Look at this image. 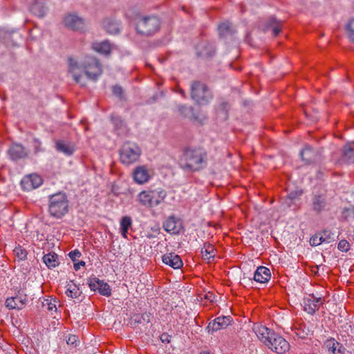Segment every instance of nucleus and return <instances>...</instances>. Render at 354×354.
<instances>
[{"label":"nucleus","instance_id":"f257e3e1","mask_svg":"<svg viewBox=\"0 0 354 354\" xmlns=\"http://www.w3.org/2000/svg\"><path fill=\"white\" fill-rule=\"evenodd\" d=\"M102 66L95 57L86 56L82 62L74 58L68 59V73L76 83L84 86L86 77L95 82L102 74Z\"/></svg>","mask_w":354,"mask_h":354},{"label":"nucleus","instance_id":"f03ea898","mask_svg":"<svg viewBox=\"0 0 354 354\" xmlns=\"http://www.w3.org/2000/svg\"><path fill=\"white\" fill-rule=\"evenodd\" d=\"M180 165L185 171H199L207 165V153L201 148H187L180 159Z\"/></svg>","mask_w":354,"mask_h":354},{"label":"nucleus","instance_id":"7ed1b4c3","mask_svg":"<svg viewBox=\"0 0 354 354\" xmlns=\"http://www.w3.org/2000/svg\"><path fill=\"white\" fill-rule=\"evenodd\" d=\"M48 212L51 216L61 218L68 211V201L66 194L58 192L48 197Z\"/></svg>","mask_w":354,"mask_h":354},{"label":"nucleus","instance_id":"20e7f679","mask_svg":"<svg viewBox=\"0 0 354 354\" xmlns=\"http://www.w3.org/2000/svg\"><path fill=\"white\" fill-rule=\"evenodd\" d=\"M142 153L140 147L136 142H124L119 150L120 161L129 166L138 162Z\"/></svg>","mask_w":354,"mask_h":354},{"label":"nucleus","instance_id":"39448f33","mask_svg":"<svg viewBox=\"0 0 354 354\" xmlns=\"http://www.w3.org/2000/svg\"><path fill=\"white\" fill-rule=\"evenodd\" d=\"M160 21L155 16L143 17L140 19L136 25L138 32L145 35H151L155 33L159 28Z\"/></svg>","mask_w":354,"mask_h":354},{"label":"nucleus","instance_id":"423d86ee","mask_svg":"<svg viewBox=\"0 0 354 354\" xmlns=\"http://www.w3.org/2000/svg\"><path fill=\"white\" fill-rule=\"evenodd\" d=\"M265 345L277 354L285 353L290 348L289 343L276 333L271 335V338Z\"/></svg>","mask_w":354,"mask_h":354},{"label":"nucleus","instance_id":"0eeeda50","mask_svg":"<svg viewBox=\"0 0 354 354\" xmlns=\"http://www.w3.org/2000/svg\"><path fill=\"white\" fill-rule=\"evenodd\" d=\"M88 285L91 290L97 291L101 295L109 297L111 295L110 286L104 280L97 277L90 278L88 280Z\"/></svg>","mask_w":354,"mask_h":354},{"label":"nucleus","instance_id":"6e6552de","mask_svg":"<svg viewBox=\"0 0 354 354\" xmlns=\"http://www.w3.org/2000/svg\"><path fill=\"white\" fill-rule=\"evenodd\" d=\"M324 303V299L321 297H316L314 294L309 295L304 299V310L313 315Z\"/></svg>","mask_w":354,"mask_h":354},{"label":"nucleus","instance_id":"1a4fd4ad","mask_svg":"<svg viewBox=\"0 0 354 354\" xmlns=\"http://www.w3.org/2000/svg\"><path fill=\"white\" fill-rule=\"evenodd\" d=\"M8 153L10 158L17 161L18 160L24 159L28 156V150L21 144L13 143L8 149Z\"/></svg>","mask_w":354,"mask_h":354},{"label":"nucleus","instance_id":"9d476101","mask_svg":"<svg viewBox=\"0 0 354 354\" xmlns=\"http://www.w3.org/2000/svg\"><path fill=\"white\" fill-rule=\"evenodd\" d=\"M163 228L171 234H178L183 230V223L174 216H170L163 223Z\"/></svg>","mask_w":354,"mask_h":354},{"label":"nucleus","instance_id":"9b49d317","mask_svg":"<svg viewBox=\"0 0 354 354\" xmlns=\"http://www.w3.org/2000/svg\"><path fill=\"white\" fill-rule=\"evenodd\" d=\"M27 296L23 292L19 291L18 294L6 300V306L9 309H22L27 303Z\"/></svg>","mask_w":354,"mask_h":354},{"label":"nucleus","instance_id":"f8f14e48","mask_svg":"<svg viewBox=\"0 0 354 354\" xmlns=\"http://www.w3.org/2000/svg\"><path fill=\"white\" fill-rule=\"evenodd\" d=\"M42 182L40 176L33 174L25 176L21 181V185L24 190L28 192L39 187Z\"/></svg>","mask_w":354,"mask_h":354},{"label":"nucleus","instance_id":"ddd939ff","mask_svg":"<svg viewBox=\"0 0 354 354\" xmlns=\"http://www.w3.org/2000/svg\"><path fill=\"white\" fill-rule=\"evenodd\" d=\"M191 98L198 104H206L212 99V94L209 90H188Z\"/></svg>","mask_w":354,"mask_h":354},{"label":"nucleus","instance_id":"4468645a","mask_svg":"<svg viewBox=\"0 0 354 354\" xmlns=\"http://www.w3.org/2000/svg\"><path fill=\"white\" fill-rule=\"evenodd\" d=\"M232 318L230 316H221L214 319L212 322L208 324L207 328L208 331H217L225 328L230 324Z\"/></svg>","mask_w":354,"mask_h":354},{"label":"nucleus","instance_id":"2eb2a0df","mask_svg":"<svg viewBox=\"0 0 354 354\" xmlns=\"http://www.w3.org/2000/svg\"><path fill=\"white\" fill-rule=\"evenodd\" d=\"M64 23L66 26L73 30H80L84 24V19L74 13L67 15L64 19Z\"/></svg>","mask_w":354,"mask_h":354},{"label":"nucleus","instance_id":"dca6fc26","mask_svg":"<svg viewBox=\"0 0 354 354\" xmlns=\"http://www.w3.org/2000/svg\"><path fill=\"white\" fill-rule=\"evenodd\" d=\"M179 111L184 117L190 119L194 122H197L201 124H202L206 119L203 115L200 116L197 115L191 106H180L179 107Z\"/></svg>","mask_w":354,"mask_h":354},{"label":"nucleus","instance_id":"f3484780","mask_svg":"<svg viewBox=\"0 0 354 354\" xmlns=\"http://www.w3.org/2000/svg\"><path fill=\"white\" fill-rule=\"evenodd\" d=\"M301 159L306 163L310 164L319 160V153L317 150H314L311 147L307 145L301 151Z\"/></svg>","mask_w":354,"mask_h":354},{"label":"nucleus","instance_id":"a211bd4d","mask_svg":"<svg viewBox=\"0 0 354 354\" xmlns=\"http://www.w3.org/2000/svg\"><path fill=\"white\" fill-rule=\"evenodd\" d=\"M134 180L138 184H144L150 178V174L146 166L137 167L133 173Z\"/></svg>","mask_w":354,"mask_h":354},{"label":"nucleus","instance_id":"6ab92c4d","mask_svg":"<svg viewBox=\"0 0 354 354\" xmlns=\"http://www.w3.org/2000/svg\"><path fill=\"white\" fill-rule=\"evenodd\" d=\"M162 259L165 264L169 266L174 269H179L183 265L180 256L175 253H166L162 256Z\"/></svg>","mask_w":354,"mask_h":354},{"label":"nucleus","instance_id":"aec40b11","mask_svg":"<svg viewBox=\"0 0 354 354\" xmlns=\"http://www.w3.org/2000/svg\"><path fill=\"white\" fill-rule=\"evenodd\" d=\"M253 330L259 340L264 344L271 338V335L275 333L272 330L262 325L254 326Z\"/></svg>","mask_w":354,"mask_h":354},{"label":"nucleus","instance_id":"412c9836","mask_svg":"<svg viewBox=\"0 0 354 354\" xmlns=\"http://www.w3.org/2000/svg\"><path fill=\"white\" fill-rule=\"evenodd\" d=\"M111 118L118 136H125L129 133V130L120 116L112 115Z\"/></svg>","mask_w":354,"mask_h":354},{"label":"nucleus","instance_id":"4be33fe9","mask_svg":"<svg viewBox=\"0 0 354 354\" xmlns=\"http://www.w3.org/2000/svg\"><path fill=\"white\" fill-rule=\"evenodd\" d=\"M270 271L264 266H259L254 274L253 279L255 281L263 283L268 282L270 279Z\"/></svg>","mask_w":354,"mask_h":354},{"label":"nucleus","instance_id":"5701e85b","mask_svg":"<svg viewBox=\"0 0 354 354\" xmlns=\"http://www.w3.org/2000/svg\"><path fill=\"white\" fill-rule=\"evenodd\" d=\"M342 161L347 164L354 163V142L349 143L342 148Z\"/></svg>","mask_w":354,"mask_h":354},{"label":"nucleus","instance_id":"b1692460","mask_svg":"<svg viewBox=\"0 0 354 354\" xmlns=\"http://www.w3.org/2000/svg\"><path fill=\"white\" fill-rule=\"evenodd\" d=\"M55 148L57 151L63 153L66 156H71L75 150V145L73 144L62 140H58L56 141Z\"/></svg>","mask_w":354,"mask_h":354},{"label":"nucleus","instance_id":"393cba45","mask_svg":"<svg viewBox=\"0 0 354 354\" xmlns=\"http://www.w3.org/2000/svg\"><path fill=\"white\" fill-rule=\"evenodd\" d=\"M152 207H156L161 204L167 196V193L164 189H157L150 190Z\"/></svg>","mask_w":354,"mask_h":354},{"label":"nucleus","instance_id":"a878e982","mask_svg":"<svg viewBox=\"0 0 354 354\" xmlns=\"http://www.w3.org/2000/svg\"><path fill=\"white\" fill-rule=\"evenodd\" d=\"M327 203L324 195H315L312 199V209L316 213L323 211L326 207Z\"/></svg>","mask_w":354,"mask_h":354},{"label":"nucleus","instance_id":"bb28decb","mask_svg":"<svg viewBox=\"0 0 354 354\" xmlns=\"http://www.w3.org/2000/svg\"><path fill=\"white\" fill-rule=\"evenodd\" d=\"M92 48L102 55H108L112 50L111 44L107 41H102L101 42H94L92 44Z\"/></svg>","mask_w":354,"mask_h":354},{"label":"nucleus","instance_id":"cd10ccee","mask_svg":"<svg viewBox=\"0 0 354 354\" xmlns=\"http://www.w3.org/2000/svg\"><path fill=\"white\" fill-rule=\"evenodd\" d=\"M202 257L205 260H210L214 259L216 255V251L213 245L209 243H205L201 249Z\"/></svg>","mask_w":354,"mask_h":354},{"label":"nucleus","instance_id":"c85d7f7f","mask_svg":"<svg viewBox=\"0 0 354 354\" xmlns=\"http://www.w3.org/2000/svg\"><path fill=\"white\" fill-rule=\"evenodd\" d=\"M229 109L230 105L228 104L227 102H221L216 108L217 118L222 121L226 120L228 118Z\"/></svg>","mask_w":354,"mask_h":354},{"label":"nucleus","instance_id":"c756f323","mask_svg":"<svg viewBox=\"0 0 354 354\" xmlns=\"http://www.w3.org/2000/svg\"><path fill=\"white\" fill-rule=\"evenodd\" d=\"M140 203L146 207H152L150 190H144L138 195Z\"/></svg>","mask_w":354,"mask_h":354},{"label":"nucleus","instance_id":"7c9ffc66","mask_svg":"<svg viewBox=\"0 0 354 354\" xmlns=\"http://www.w3.org/2000/svg\"><path fill=\"white\" fill-rule=\"evenodd\" d=\"M43 261L48 268H53L58 266V257L55 253H48L43 257Z\"/></svg>","mask_w":354,"mask_h":354},{"label":"nucleus","instance_id":"2f4dec72","mask_svg":"<svg viewBox=\"0 0 354 354\" xmlns=\"http://www.w3.org/2000/svg\"><path fill=\"white\" fill-rule=\"evenodd\" d=\"M66 288V295L69 297L77 298L82 293L79 287L72 281L67 284Z\"/></svg>","mask_w":354,"mask_h":354},{"label":"nucleus","instance_id":"473e14b6","mask_svg":"<svg viewBox=\"0 0 354 354\" xmlns=\"http://www.w3.org/2000/svg\"><path fill=\"white\" fill-rule=\"evenodd\" d=\"M132 225V220L129 216H123L120 221V232L126 238L129 229Z\"/></svg>","mask_w":354,"mask_h":354},{"label":"nucleus","instance_id":"72a5a7b5","mask_svg":"<svg viewBox=\"0 0 354 354\" xmlns=\"http://www.w3.org/2000/svg\"><path fill=\"white\" fill-rule=\"evenodd\" d=\"M338 342L333 337L327 339L324 343V347L326 349L328 354H337V347Z\"/></svg>","mask_w":354,"mask_h":354},{"label":"nucleus","instance_id":"f704fd0d","mask_svg":"<svg viewBox=\"0 0 354 354\" xmlns=\"http://www.w3.org/2000/svg\"><path fill=\"white\" fill-rule=\"evenodd\" d=\"M151 314L144 313L142 314H136L132 317V321L136 324H145L150 322Z\"/></svg>","mask_w":354,"mask_h":354},{"label":"nucleus","instance_id":"c9c22d12","mask_svg":"<svg viewBox=\"0 0 354 354\" xmlns=\"http://www.w3.org/2000/svg\"><path fill=\"white\" fill-rule=\"evenodd\" d=\"M104 27L111 34H116L120 31L119 24L113 21L106 20L104 22Z\"/></svg>","mask_w":354,"mask_h":354},{"label":"nucleus","instance_id":"e433bc0d","mask_svg":"<svg viewBox=\"0 0 354 354\" xmlns=\"http://www.w3.org/2000/svg\"><path fill=\"white\" fill-rule=\"evenodd\" d=\"M271 28L273 36H277L281 31V23L276 18L271 17L267 29Z\"/></svg>","mask_w":354,"mask_h":354},{"label":"nucleus","instance_id":"4c0bfd02","mask_svg":"<svg viewBox=\"0 0 354 354\" xmlns=\"http://www.w3.org/2000/svg\"><path fill=\"white\" fill-rule=\"evenodd\" d=\"M30 10L34 15L38 17H43L45 14L44 6L38 3L33 4L31 6Z\"/></svg>","mask_w":354,"mask_h":354},{"label":"nucleus","instance_id":"58836bf2","mask_svg":"<svg viewBox=\"0 0 354 354\" xmlns=\"http://www.w3.org/2000/svg\"><path fill=\"white\" fill-rule=\"evenodd\" d=\"M309 243L312 246H317L324 243L323 235L321 234H316L311 236Z\"/></svg>","mask_w":354,"mask_h":354},{"label":"nucleus","instance_id":"ea45409f","mask_svg":"<svg viewBox=\"0 0 354 354\" xmlns=\"http://www.w3.org/2000/svg\"><path fill=\"white\" fill-rule=\"evenodd\" d=\"M32 147L35 154H37L39 152L44 151V149L41 146V142L37 138H33L32 140Z\"/></svg>","mask_w":354,"mask_h":354},{"label":"nucleus","instance_id":"a19ab883","mask_svg":"<svg viewBox=\"0 0 354 354\" xmlns=\"http://www.w3.org/2000/svg\"><path fill=\"white\" fill-rule=\"evenodd\" d=\"M218 31L221 36H224L225 34L230 32V24L228 22H224L218 26Z\"/></svg>","mask_w":354,"mask_h":354},{"label":"nucleus","instance_id":"79ce46f5","mask_svg":"<svg viewBox=\"0 0 354 354\" xmlns=\"http://www.w3.org/2000/svg\"><path fill=\"white\" fill-rule=\"evenodd\" d=\"M14 252H15V255L20 260H24L26 258L27 252L25 249L22 248L21 246L16 247L14 250Z\"/></svg>","mask_w":354,"mask_h":354},{"label":"nucleus","instance_id":"37998d69","mask_svg":"<svg viewBox=\"0 0 354 354\" xmlns=\"http://www.w3.org/2000/svg\"><path fill=\"white\" fill-rule=\"evenodd\" d=\"M346 31L348 37L354 41V19H351L346 26Z\"/></svg>","mask_w":354,"mask_h":354},{"label":"nucleus","instance_id":"c03bdc74","mask_svg":"<svg viewBox=\"0 0 354 354\" xmlns=\"http://www.w3.org/2000/svg\"><path fill=\"white\" fill-rule=\"evenodd\" d=\"M320 234L323 235L324 242L330 243L332 241H334L333 234L330 230H324Z\"/></svg>","mask_w":354,"mask_h":354},{"label":"nucleus","instance_id":"a18cd8bd","mask_svg":"<svg viewBox=\"0 0 354 354\" xmlns=\"http://www.w3.org/2000/svg\"><path fill=\"white\" fill-rule=\"evenodd\" d=\"M337 248L342 252H347L350 249V244L346 240L343 239L339 242Z\"/></svg>","mask_w":354,"mask_h":354},{"label":"nucleus","instance_id":"49530a36","mask_svg":"<svg viewBox=\"0 0 354 354\" xmlns=\"http://www.w3.org/2000/svg\"><path fill=\"white\" fill-rule=\"evenodd\" d=\"M78 342V337L75 335H69L67 339V344L72 346L73 347H76L77 346Z\"/></svg>","mask_w":354,"mask_h":354},{"label":"nucleus","instance_id":"de8ad7c7","mask_svg":"<svg viewBox=\"0 0 354 354\" xmlns=\"http://www.w3.org/2000/svg\"><path fill=\"white\" fill-rule=\"evenodd\" d=\"M69 257L71 259V260L73 261V262H75V261L77 260V258H80V256H81V252L77 250H75L73 251H71L70 253H69Z\"/></svg>","mask_w":354,"mask_h":354},{"label":"nucleus","instance_id":"09e8293b","mask_svg":"<svg viewBox=\"0 0 354 354\" xmlns=\"http://www.w3.org/2000/svg\"><path fill=\"white\" fill-rule=\"evenodd\" d=\"M303 194L302 191H295L290 192L288 196L292 201L298 198Z\"/></svg>","mask_w":354,"mask_h":354},{"label":"nucleus","instance_id":"8fccbe9b","mask_svg":"<svg viewBox=\"0 0 354 354\" xmlns=\"http://www.w3.org/2000/svg\"><path fill=\"white\" fill-rule=\"evenodd\" d=\"M191 88H207V86L203 82L196 81L192 84Z\"/></svg>","mask_w":354,"mask_h":354},{"label":"nucleus","instance_id":"3c124183","mask_svg":"<svg viewBox=\"0 0 354 354\" xmlns=\"http://www.w3.org/2000/svg\"><path fill=\"white\" fill-rule=\"evenodd\" d=\"M171 336L166 333H162L160 336V339L162 343H169L171 341Z\"/></svg>","mask_w":354,"mask_h":354},{"label":"nucleus","instance_id":"603ef678","mask_svg":"<svg viewBox=\"0 0 354 354\" xmlns=\"http://www.w3.org/2000/svg\"><path fill=\"white\" fill-rule=\"evenodd\" d=\"M283 204L289 207L293 204V201L287 196L283 198Z\"/></svg>","mask_w":354,"mask_h":354},{"label":"nucleus","instance_id":"864d4df0","mask_svg":"<svg viewBox=\"0 0 354 354\" xmlns=\"http://www.w3.org/2000/svg\"><path fill=\"white\" fill-rule=\"evenodd\" d=\"M345 351V347L338 342V346L337 347V354H344Z\"/></svg>","mask_w":354,"mask_h":354},{"label":"nucleus","instance_id":"5fc2aeb1","mask_svg":"<svg viewBox=\"0 0 354 354\" xmlns=\"http://www.w3.org/2000/svg\"><path fill=\"white\" fill-rule=\"evenodd\" d=\"M113 94L120 99L123 98V90H113Z\"/></svg>","mask_w":354,"mask_h":354},{"label":"nucleus","instance_id":"6e6d98bb","mask_svg":"<svg viewBox=\"0 0 354 354\" xmlns=\"http://www.w3.org/2000/svg\"><path fill=\"white\" fill-rule=\"evenodd\" d=\"M84 265H85V262L83 261H80V262H78L77 263L74 262V268H75V270H77L80 269V266H83Z\"/></svg>","mask_w":354,"mask_h":354},{"label":"nucleus","instance_id":"4d7b16f0","mask_svg":"<svg viewBox=\"0 0 354 354\" xmlns=\"http://www.w3.org/2000/svg\"><path fill=\"white\" fill-rule=\"evenodd\" d=\"M48 310H51V311L53 310H56V306L53 304H48Z\"/></svg>","mask_w":354,"mask_h":354},{"label":"nucleus","instance_id":"13d9d810","mask_svg":"<svg viewBox=\"0 0 354 354\" xmlns=\"http://www.w3.org/2000/svg\"><path fill=\"white\" fill-rule=\"evenodd\" d=\"M157 95H153V97L148 101L149 103H152L156 100Z\"/></svg>","mask_w":354,"mask_h":354},{"label":"nucleus","instance_id":"bf43d9fd","mask_svg":"<svg viewBox=\"0 0 354 354\" xmlns=\"http://www.w3.org/2000/svg\"><path fill=\"white\" fill-rule=\"evenodd\" d=\"M179 91V93L181 94L183 96H185V90L180 89L178 90Z\"/></svg>","mask_w":354,"mask_h":354},{"label":"nucleus","instance_id":"052dcab7","mask_svg":"<svg viewBox=\"0 0 354 354\" xmlns=\"http://www.w3.org/2000/svg\"><path fill=\"white\" fill-rule=\"evenodd\" d=\"M200 354H209V353L208 352L203 351V352H201Z\"/></svg>","mask_w":354,"mask_h":354},{"label":"nucleus","instance_id":"680f3d73","mask_svg":"<svg viewBox=\"0 0 354 354\" xmlns=\"http://www.w3.org/2000/svg\"><path fill=\"white\" fill-rule=\"evenodd\" d=\"M162 94H163V92H162V91H160V96H162Z\"/></svg>","mask_w":354,"mask_h":354},{"label":"nucleus","instance_id":"e2e57ef3","mask_svg":"<svg viewBox=\"0 0 354 354\" xmlns=\"http://www.w3.org/2000/svg\"><path fill=\"white\" fill-rule=\"evenodd\" d=\"M113 88L118 89V88H120V87H117V86H115V87H114Z\"/></svg>","mask_w":354,"mask_h":354},{"label":"nucleus","instance_id":"0e129e2a","mask_svg":"<svg viewBox=\"0 0 354 354\" xmlns=\"http://www.w3.org/2000/svg\"><path fill=\"white\" fill-rule=\"evenodd\" d=\"M206 299H209V296H207V297H206Z\"/></svg>","mask_w":354,"mask_h":354},{"label":"nucleus","instance_id":"69168bd1","mask_svg":"<svg viewBox=\"0 0 354 354\" xmlns=\"http://www.w3.org/2000/svg\"><path fill=\"white\" fill-rule=\"evenodd\" d=\"M206 299H209V296H207V297H206Z\"/></svg>","mask_w":354,"mask_h":354}]
</instances>
